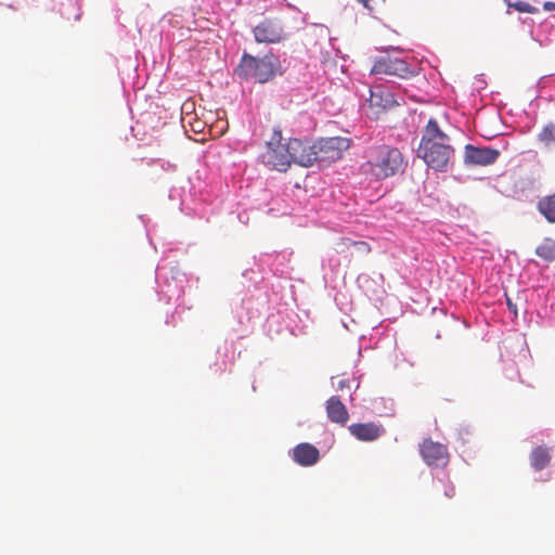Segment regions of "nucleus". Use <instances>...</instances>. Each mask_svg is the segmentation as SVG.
<instances>
[{"instance_id":"obj_1","label":"nucleus","mask_w":555,"mask_h":555,"mask_svg":"<svg viewBox=\"0 0 555 555\" xmlns=\"http://www.w3.org/2000/svg\"><path fill=\"white\" fill-rule=\"evenodd\" d=\"M454 147L450 137L444 133L438 122L431 118L423 130L417 156L436 171H446L454 157Z\"/></svg>"},{"instance_id":"obj_2","label":"nucleus","mask_w":555,"mask_h":555,"mask_svg":"<svg viewBox=\"0 0 555 555\" xmlns=\"http://www.w3.org/2000/svg\"><path fill=\"white\" fill-rule=\"evenodd\" d=\"M406 160L399 149L380 144L367 151V159L362 164V172L374 179L384 180L404 172Z\"/></svg>"},{"instance_id":"obj_3","label":"nucleus","mask_w":555,"mask_h":555,"mask_svg":"<svg viewBox=\"0 0 555 555\" xmlns=\"http://www.w3.org/2000/svg\"><path fill=\"white\" fill-rule=\"evenodd\" d=\"M302 151L301 140L288 139L283 142L281 130L273 129L270 139L266 142V151L261 154V162L270 169L285 172L292 163L300 165L299 156Z\"/></svg>"},{"instance_id":"obj_4","label":"nucleus","mask_w":555,"mask_h":555,"mask_svg":"<svg viewBox=\"0 0 555 555\" xmlns=\"http://www.w3.org/2000/svg\"><path fill=\"white\" fill-rule=\"evenodd\" d=\"M349 146V140L340 137L321 139L313 144L302 142L304 151L299 156L300 166L309 167L314 163L320 166L328 165L340 159Z\"/></svg>"},{"instance_id":"obj_5","label":"nucleus","mask_w":555,"mask_h":555,"mask_svg":"<svg viewBox=\"0 0 555 555\" xmlns=\"http://www.w3.org/2000/svg\"><path fill=\"white\" fill-rule=\"evenodd\" d=\"M280 69V60L273 53L266 54L262 57H255L244 53L238 65V74L241 76L254 78L260 83L272 80L276 74L281 73Z\"/></svg>"},{"instance_id":"obj_6","label":"nucleus","mask_w":555,"mask_h":555,"mask_svg":"<svg viewBox=\"0 0 555 555\" xmlns=\"http://www.w3.org/2000/svg\"><path fill=\"white\" fill-rule=\"evenodd\" d=\"M371 74L393 75L401 78H406L412 74V72L405 61L385 55L376 59L371 69Z\"/></svg>"},{"instance_id":"obj_7","label":"nucleus","mask_w":555,"mask_h":555,"mask_svg":"<svg viewBox=\"0 0 555 555\" xmlns=\"http://www.w3.org/2000/svg\"><path fill=\"white\" fill-rule=\"evenodd\" d=\"M500 152L492 147H477L467 144L464 150V163L467 166H489L496 162Z\"/></svg>"},{"instance_id":"obj_8","label":"nucleus","mask_w":555,"mask_h":555,"mask_svg":"<svg viewBox=\"0 0 555 555\" xmlns=\"http://www.w3.org/2000/svg\"><path fill=\"white\" fill-rule=\"evenodd\" d=\"M253 33L259 43H279L285 38L283 26L273 20H264Z\"/></svg>"},{"instance_id":"obj_9","label":"nucleus","mask_w":555,"mask_h":555,"mask_svg":"<svg viewBox=\"0 0 555 555\" xmlns=\"http://www.w3.org/2000/svg\"><path fill=\"white\" fill-rule=\"evenodd\" d=\"M420 453L423 460L430 466L446 465L449 459L447 447L431 439H425L421 443Z\"/></svg>"},{"instance_id":"obj_10","label":"nucleus","mask_w":555,"mask_h":555,"mask_svg":"<svg viewBox=\"0 0 555 555\" xmlns=\"http://www.w3.org/2000/svg\"><path fill=\"white\" fill-rule=\"evenodd\" d=\"M349 433L360 441H375L380 438L385 429L382 425L369 422V423H354L348 427Z\"/></svg>"},{"instance_id":"obj_11","label":"nucleus","mask_w":555,"mask_h":555,"mask_svg":"<svg viewBox=\"0 0 555 555\" xmlns=\"http://www.w3.org/2000/svg\"><path fill=\"white\" fill-rule=\"evenodd\" d=\"M325 410L327 418L332 423L344 426L349 420L348 410L337 396H332L327 399L325 403Z\"/></svg>"},{"instance_id":"obj_12","label":"nucleus","mask_w":555,"mask_h":555,"mask_svg":"<svg viewBox=\"0 0 555 555\" xmlns=\"http://www.w3.org/2000/svg\"><path fill=\"white\" fill-rule=\"evenodd\" d=\"M293 459L301 466H311L319 461L320 452L310 443H299L293 449Z\"/></svg>"},{"instance_id":"obj_13","label":"nucleus","mask_w":555,"mask_h":555,"mask_svg":"<svg viewBox=\"0 0 555 555\" xmlns=\"http://www.w3.org/2000/svg\"><path fill=\"white\" fill-rule=\"evenodd\" d=\"M395 104V100L392 94L379 87L371 90V95L369 99L370 107H377L380 109H387Z\"/></svg>"},{"instance_id":"obj_14","label":"nucleus","mask_w":555,"mask_h":555,"mask_svg":"<svg viewBox=\"0 0 555 555\" xmlns=\"http://www.w3.org/2000/svg\"><path fill=\"white\" fill-rule=\"evenodd\" d=\"M551 462L550 450L545 447H537L531 451L530 464L535 470L544 469Z\"/></svg>"},{"instance_id":"obj_15","label":"nucleus","mask_w":555,"mask_h":555,"mask_svg":"<svg viewBox=\"0 0 555 555\" xmlns=\"http://www.w3.org/2000/svg\"><path fill=\"white\" fill-rule=\"evenodd\" d=\"M538 210L548 221L555 222V193L542 197L538 202Z\"/></svg>"},{"instance_id":"obj_16","label":"nucleus","mask_w":555,"mask_h":555,"mask_svg":"<svg viewBox=\"0 0 555 555\" xmlns=\"http://www.w3.org/2000/svg\"><path fill=\"white\" fill-rule=\"evenodd\" d=\"M537 255L546 262L555 261V241L545 238L535 249Z\"/></svg>"},{"instance_id":"obj_17","label":"nucleus","mask_w":555,"mask_h":555,"mask_svg":"<svg viewBox=\"0 0 555 555\" xmlns=\"http://www.w3.org/2000/svg\"><path fill=\"white\" fill-rule=\"evenodd\" d=\"M539 140L541 142H543L545 145L555 143V125H553V124L546 125L542 129V131L539 133Z\"/></svg>"},{"instance_id":"obj_18","label":"nucleus","mask_w":555,"mask_h":555,"mask_svg":"<svg viewBox=\"0 0 555 555\" xmlns=\"http://www.w3.org/2000/svg\"><path fill=\"white\" fill-rule=\"evenodd\" d=\"M509 7L520 13H529V14L539 13L538 8L531 5L529 2L521 1V0L509 3Z\"/></svg>"},{"instance_id":"obj_19","label":"nucleus","mask_w":555,"mask_h":555,"mask_svg":"<svg viewBox=\"0 0 555 555\" xmlns=\"http://www.w3.org/2000/svg\"><path fill=\"white\" fill-rule=\"evenodd\" d=\"M352 247H354L356 250L362 255H367L371 253V246L365 242L352 243Z\"/></svg>"},{"instance_id":"obj_20","label":"nucleus","mask_w":555,"mask_h":555,"mask_svg":"<svg viewBox=\"0 0 555 555\" xmlns=\"http://www.w3.org/2000/svg\"><path fill=\"white\" fill-rule=\"evenodd\" d=\"M336 389L339 391H349L351 390V380L349 378H341L338 380L336 385Z\"/></svg>"},{"instance_id":"obj_21","label":"nucleus","mask_w":555,"mask_h":555,"mask_svg":"<svg viewBox=\"0 0 555 555\" xmlns=\"http://www.w3.org/2000/svg\"><path fill=\"white\" fill-rule=\"evenodd\" d=\"M443 494L447 499H452L455 495V488L451 483L443 485Z\"/></svg>"},{"instance_id":"obj_22","label":"nucleus","mask_w":555,"mask_h":555,"mask_svg":"<svg viewBox=\"0 0 555 555\" xmlns=\"http://www.w3.org/2000/svg\"><path fill=\"white\" fill-rule=\"evenodd\" d=\"M352 243H357L356 241H352L350 238H347V237H344L340 240V242L338 243V246H340L343 249L344 248H349V247H352Z\"/></svg>"},{"instance_id":"obj_23","label":"nucleus","mask_w":555,"mask_h":555,"mask_svg":"<svg viewBox=\"0 0 555 555\" xmlns=\"http://www.w3.org/2000/svg\"><path fill=\"white\" fill-rule=\"evenodd\" d=\"M544 11H555V2L546 1L543 3Z\"/></svg>"},{"instance_id":"obj_24","label":"nucleus","mask_w":555,"mask_h":555,"mask_svg":"<svg viewBox=\"0 0 555 555\" xmlns=\"http://www.w3.org/2000/svg\"><path fill=\"white\" fill-rule=\"evenodd\" d=\"M360 4H362L365 9L369 11L373 10V7L371 5L372 0H357Z\"/></svg>"},{"instance_id":"obj_25","label":"nucleus","mask_w":555,"mask_h":555,"mask_svg":"<svg viewBox=\"0 0 555 555\" xmlns=\"http://www.w3.org/2000/svg\"><path fill=\"white\" fill-rule=\"evenodd\" d=\"M507 305L509 307V309L514 308L513 304L511 302V300H507Z\"/></svg>"}]
</instances>
